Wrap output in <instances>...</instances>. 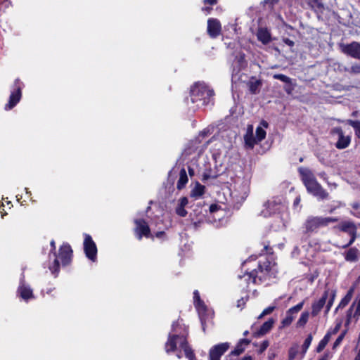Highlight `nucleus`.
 Returning a JSON list of instances; mask_svg holds the SVG:
<instances>
[{
    "label": "nucleus",
    "instance_id": "1",
    "mask_svg": "<svg viewBox=\"0 0 360 360\" xmlns=\"http://www.w3.org/2000/svg\"><path fill=\"white\" fill-rule=\"evenodd\" d=\"M214 96V91L204 82H197L191 88L190 98L186 102L190 110L195 112L202 106L208 105Z\"/></svg>",
    "mask_w": 360,
    "mask_h": 360
},
{
    "label": "nucleus",
    "instance_id": "2",
    "mask_svg": "<svg viewBox=\"0 0 360 360\" xmlns=\"http://www.w3.org/2000/svg\"><path fill=\"white\" fill-rule=\"evenodd\" d=\"M178 326L172 325V333H169L168 340L165 343V351L167 353L174 352L177 348V345L184 350L186 357L188 360H197L195 354L187 342L188 330L184 329L182 334L178 333Z\"/></svg>",
    "mask_w": 360,
    "mask_h": 360
},
{
    "label": "nucleus",
    "instance_id": "3",
    "mask_svg": "<svg viewBox=\"0 0 360 360\" xmlns=\"http://www.w3.org/2000/svg\"><path fill=\"white\" fill-rule=\"evenodd\" d=\"M298 172L309 193L317 198L319 200H326L328 198V193L317 181L311 170L306 167H300Z\"/></svg>",
    "mask_w": 360,
    "mask_h": 360
},
{
    "label": "nucleus",
    "instance_id": "4",
    "mask_svg": "<svg viewBox=\"0 0 360 360\" xmlns=\"http://www.w3.org/2000/svg\"><path fill=\"white\" fill-rule=\"evenodd\" d=\"M271 270V262L266 260L263 263L259 262L258 269H253L250 272L246 271L244 275H238V278L241 279L245 278V280L250 283L252 281L253 283H258V281L262 282V280L265 276Z\"/></svg>",
    "mask_w": 360,
    "mask_h": 360
},
{
    "label": "nucleus",
    "instance_id": "5",
    "mask_svg": "<svg viewBox=\"0 0 360 360\" xmlns=\"http://www.w3.org/2000/svg\"><path fill=\"white\" fill-rule=\"evenodd\" d=\"M338 221V218L337 217L310 216L304 223V228L307 233L317 232L319 229L328 226L330 224Z\"/></svg>",
    "mask_w": 360,
    "mask_h": 360
},
{
    "label": "nucleus",
    "instance_id": "6",
    "mask_svg": "<svg viewBox=\"0 0 360 360\" xmlns=\"http://www.w3.org/2000/svg\"><path fill=\"white\" fill-rule=\"evenodd\" d=\"M72 255V250L70 245L68 244H64L60 248L58 256H56V253L54 252L55 258L53 265L49 266V269L52 274H57L59 271L60 264L58 259H60L62 264L65 266L70 262ZM56 276L57 275H56Z\"/></svg>",
    "mask_w": 360,
    "mask_h": 360
},
{
    "label": "nucleus",
    "instance_id": "7",
    "mask_svg": "<svg viewBox=\"0 0 360 360\" xmlns=\"http://www.w3.org/2000/svg\"><path fill=\"white\" fill-rule=\"evenodd\" d=\"M23 84L19 79L14 82L13 89L9 97L8 103L5 105V110H11L20 101L22 96V89Z\"/></svg>",
    "mask_w": 360,
    "mask_h": 360
},
{
    "label": "nucleus",
    "instance_id": "8",
    "mask_svg": "<svg viewBox=\"0 0 360 360\" xmlns=\"http://www.w3.org/2000/svg\"><path fill=\"white\" fill-rule=\"evenodd\" d=\"M264 209L262 210L261 214L264 217L271 216L277 212H280L285 208L280 199L269 200L264 205Z\"/></svg>",
    "mask_w": 360,
    "mask_h": 360
},
{
    "label": "nucleus",
    "instance_id": "9",
    "mask_svg": "<svg viewBox=\"0 0 360 360\" xmlns=\"http://www.w3.org/2000/svg\"><path fill=\"white\" fill-rule=\"evenodd\" d=\"M330 134L338 136L337 142L335 146L338 149L342 150L347 148L351 143V136H345L343 130L340 127H334L331 129Z\"/></svg>",
    "mask_w": 360,
    "mask_h": 360
},
{
    "label": "nucleus",
    "instance_id": "10",
    "mask_svg": "<svg viewBox=\"0 0 360 360\" xmlns=\"http://www.w3.org/2000/svg\"><path fill=\"white\" fill-rule=\"evenodd\" d=\"M84 250L88 259L95 262L97 256V248L91 236L84 233Z\"/></svg>",
    "mask_w": 360,
    "mask_h": 360
},
{
    "label": "nucleus",
    "instance_id": "11",
    "mask_svg": "<svg viewBox=\"0 0 360 360\" xmlns=\"http://www.w3.org/2000/svg\"><path fill=\"white\" fill-rule=\"evenodd\" d=\"M304 301H302L297 305L290 307L285 313V317L282 320L280 328L289 326L297 316V314L303 308Z\"/></svg>",
    "mask_w": 360,
    "mask_h": 360
},
{
    "label": "nucleus",
    "instance_id": "12",
    "mask_svg": "<svg viewBox=\"0 0 360 360\" xmlns=\"http://www.w3.org/2000/svg\"><path fill=\"white\" fill-rule=\"evenodd\" d=\"M341 51L345 54L356 59L360 60V43L352 41L349 44H342Z\"/></svg>",
    "mask_w": 360,
    "mask_h": 360
},
{
    "label": "nucleus",
    "instance_id": "13",
    "mask_svg": "<svg viewBox=\"0 0 360 360\" xmlns=\"http://www.w3.org/2000/svg\"><path fill=\"white\" fill-rule=\"evenodd\" d=\"M134 223L136 224L135 232L139 240H141L143 236L146 238L152 237L149 226L145 220L135 219Z\"/></svg>",
    "mask_w": 360,
    "mask_h": 360
},
{
    "label": "nucleus",
    "instance_id": "14",
    "mask_svg": "<svg viewBox=\"0 0 360 360\" xmlns=\"http://www.w3.org/2000/svg\"><path fill=\"white\" fill-rule=\"evenodd\" d=\"M228 342L220 343L213 346L209 352L210 360H220L221 356L228 350Z\"/></svg>",
    "mask_w": 360,
    "mask_h": 360
},
{
    "label": "nucleus",
    "instance_id": "15",
    "mask_svg": "<svg viewBox=\"0 0 360 360\" xmlns=\"http://www.w3.org/2000/svg\"><path fill=\"white\" fill-rule=\"evenodd\" d=\"M220 22L215 18H210L207 20V32L212 38H216L221 33Z\"/></svg>",
    "mask_w": 360,
    "mask_h": 360
},
{
    "label": "nucleus",
    "instance_id": "16",
    "mask_svg": "<svg viewBox=\"0 0 360 360\" xmlns=\"http://www.w3.org/2000/svg\"><path fill=\"white\" fill-rule=\"evenodd\" d=\"M328 296H329V290H326L324 291L321 297L319 300L314 302L312 304L311 315L313 316H316L319 314L321 310L323 309V307L326 304L327 299L328 298Z\"/></svg>",
    "mask_w": 360,
    "mask_h": 360
},
{
    "label": "nucleus",
    "instance_id": "17",
    "mask_svg": "<svg viewBox=\"0 0 360 360\" xmlns=\"http://www.w3.org/2000/svg\"><path fill=\"white\" fill-rule=\"evenodd\" d=\"M18 293L25 300H27L33 297L32 290L30 287L25 283L24 275L20 280V285L18 288Z\"/></svg>",
    "mask_w": 360,
    "mask_h": 360
},
{
    "label": "nucleus",
    "instance_id": "18",
    "mask_svg": "<svg viewBox=\"0 0 360 360\" xmlns=\"http://www.w3.org/2000/svg\"><path fill=\"white\" fill-rule=\"evenodd\" d=\"M249 343V340L245 338L240 339L235 349L229 354L227 359H229L230 360H236L233 358L237 357L239 354L243 353Z\"/></svg>",
    "mask_w": 360,
    "mask_h": 360
},
{
    "label": "nucleus",
    "instance_id": "19",
    "mask_svg": "<svg viewBox=\"0 0 360 360\" xmlns=\"http://www.w3.org/2000/svg\"><path fill=\"white\" fill-rule=\"evenodd\" d=\"M345 259L349 262H356L360 258V251L356 248H351L343 253Z\"/></svg>",
    "mask_w": 360,
    "mask_h": 360
},
{
    "label": "nucleus",
    "instance_id": "20",
    "mask_svg": "<svg viewBox=\"0 0 360 360\" xmlns=\"http://www.w3.org/2000/svg\"><path fill=\"white\" fill-rule=\"evenodd\" d=\"M244 141L245 146L250 149L253 148L255 145L258 143L257 139L253 136V129L252 126L248 128L247 132L244 136Z\"/></svg>",
    "mask_w": 360,
    "mask_h": 360
},
{
    "label": "nucleus",
    "instance_id": "21",
    "mask_svg": "<svg viewBox=\"0 0 360 360\" xmlns=\"http://www.w3.org/2000/svg\"><path fill=\"white\" fill-rule=\"evenodd\" d=\"M257 37L258 40L264 44H267L271 41V34L266 28H259Z\"/></svg>",
    "mask_w": 360,
    "mask_h": 360
},
{
    "label": "nucleus",
    "instance_id": "22",
    "mask_svg": "<svg viewBox=\"0 0 360 360\" xmlns=\"http://www.w3.org/2000/svg\"><path fill=\"white\" fill-rule=\"evenodd\" d=\"M188 203V198L186 197L181 198L179 200L178 205L176 207V213L180 217H184L187 214V211L185 210V207Z\"/></svg>",
    "mask_w": 360,
    "mask_h": 360
},
{
    "label": "nucleus",
    "instance_id": "23",
    "mask_svg": "<svg viewBox=\"0 0 360 360\" xmlns=\"http://www.w3.org/2000/svg\"><path fill=\"white\" fill-rule=\"evenodd\" d=\"M275 323V320L272 318L269 319L268 321L264 322L257 332L258 335H264L269 333L270 330L272 328L274 324Z\"/></svg>",
    "mask_w": 360,
    "mask_h": 360
},
{
    "label": "nucleus",
    "instance_id": "24",
    "mask_svg": "<svg viewBox=\"0 0 360 360\" xmlns=\"http://www.w3.org/2000/svg\"><path fill=\"white\" fill-rule=\"evenodd\" d=\"M249 91L252 94H256L259 92V89L262 86V82L259 79H257L255 77H252L248 83Z\"/></svg>",
    "mask_w": 360,
    "mask_h": 360
},
{
    "label": "nucleus",
    "instance_id": "25",
    "mask_svg": "<svg viewBox=\"0 0 360 360\" xmlns=\"http://www.w3.org/2000/svg\"><path fill=\"white\" fill-rule=\"evenodd\" d=\"M205 192V186L199 183H197L194 188L191 191V197L198 199L200 198Z\"/></svg>",
    "mask_w": 360,
    "mask_h": 360
},
{
    "label": "nucleus",
    "instance_id": "26",
    "mask_svg": "<svg viewBox=\"0 0 360 360\" xmlns=\"http://www.w3.org/2000/svg\"><path fill=\"white\" fill-rule=\"evenodd\" d=\"M188 182V176L184 168H182L179 173V179L176 184V188L179 190L182 189Z\"/></svg>",
    "mask_w": 360,
    "mask_h": 360
},
{
    "label": "nucleus",
    "instance_id": "27",
    "mask_svg": "<svg viewBox=\"0 0 360 360\" xmlns=\"http://www.w3.org/2000/svg\"><path fill=\"white\" fill-rule=\"evenodd\" d=\"M338 228L341 231L347 233L348 234L352 233V231H356V229H357L356 225L352 221L342 222L338 226Z\"/></svg>",
    "mask_w": 360,
    "mask_h": 360
},
{
    "label": "nucleus",
    "instance_id": "28",
    "mask_svg": "<svg viewBox=\"0 0 360 360\" xmlns=\"http://www.w3.org/2000/svg\"><path fill=\"white\" fill-rule=\"evenodd\" d=\"M309 317V313L307 311H303L296 323L297 328H303L307 324Z\"/></svg>",
    "mask_w": 360,
    "mask_h": 360
},
{
    "label": "nucleus",
    "instance_id": "29",
    "mask_svg": "<svg viewBox=\"0 0 360 360\" xmlns=\"http://www.w3.org/2000/svg\"><path fill=\"white\" fill-rule=\"evenodd\" d=\"M330 333H327L323 338L319 342L317 347H316V352L318 353L322 352L324 348L326 347V346L327 345V344L328 343V342L330 341Z\"/></svg>",
    "mask_w": 360,
    "mask_h": 360
},
{
    "label": "nucleus",
    "instance_id": "30",
    "mask_svg": "<svg viewBox=\"0 0 360 360\" xmlns=\"http://www.w3.org/2000/svg\"><path fill=\"white\" fill-rule=\"evenodd\" d=\"M347 123L354 128L355 135L360 139V121L347 120Z\"/></svg>",
    "mask_w": 360,
    "mask_h": 360
},
{
    "label": "nucleus",
    "instance_id": "31",
    "mask_svg": "<svg viewBox=\"0 0 360 360\" xmlns=\"http://www.w3.org/2000/svg\"><path fill=\"white\" fill-rule=\"evenodd\" d=\"M194 304L197 308L204 307L203 302L200 300L199 292L196 290L193 292Z\"/></svg>",
    "mask_w": 360,
    "mask_h": 360
},
{
    "label": "nucleus",
    "instance_id": "32",
    "mask_svg": "<svg viewBox=\"0 0 360 360\" xmlns=\"http://www.w3.org/2000/svg\"><path fill=\"white\" fill-rule=\"evenodd\" d=\"M329 294H330V298H329L328 303L326 304V313H328L330 311L332 305L333 304V302H334V300H335V298L336 296V291L332 290L330 292H329Z\"/></svg>",
    "mask_w": 360,
    "mask_h": 360
},
{
    "label": "nucleus",
    "instance_id": "33",
    "mask_svg": "<svg viewBox=\"0 0 360 360\" xmlns=\"http://www.w3.org/2000/svg\"><path fill=\"white\" fill-rule=\"evenodd\" d=\"M266 137V131L261 127H258L256 129V139L258 142L262 141Z\"/></svg>",
    "mask_w": 360,
    "mask_h": 360
},
{
    "label": "nucleus",
    "instance_id": "34",
    "mask_svg": "<svg viewBox=\"0 0 360 360\" xmlns=\"http://www.w3.org/2000/svg\"><path fill=\"white\" fill-rule=\"evenodd\" d=\"M312 340H313V337L311 334H309L305 339V340L302 346V352L304 354H305L307 352V349H309V347L312 342Z\"/></svg>",
    "mask_w": 360,
    "mask_h": 360
},
{
    "label": "nucleus",
    "instance_id": "35",
    "mask_svg": "<svg viewBox=\"0 0 360 360\" xmlns=\"http://www.w3.org/2000/svg\"><path fill=\"white\" fill-rule=\"evenodd\" d=\"M273 78L276 79H278L283 82L290 84L291 82V79L283 74H275L273 75Z\"/></svg>",
    "mask_w": 360,
    "mask_h": 360
},
{
    "label": "nucleus",
    "instance_id": "36",
    "mask_svg": "<svg viewBox=\"0 0 360 360\" xmlns=\"http://www.w3.org/2000/svg\"><path fill=\"white\" fill-rule=\"evenodd\" d=\"M347 332V330H345L344 331H342L341 333V334L338 337V338L336 339V340L333 343V349L337 348L341 344V342H342V340H343V339H344Z\"/></svg>",
    "mask_w": 360,
    "mask_h": 360
},
{
    "label": "nucleus",
    "instance_id": "37",
    "mask_svg": "<svg viewBox=\"0 0 360 360\" xmlns=\"http://www.w3.org/2000/svg\"><path fill=\"white\" fill-rule=\"evenodd\" d=\"M349 235L351 236L349 241L348 242V243L342 245L341 247L342 248H347L354 243L356 238V231H352V233H350Z\"/></svg>",
    "mask_w": 360,
    "mask_h": 360
},
{
    "label": "nucleus",
    "instance_id": "38",
    "mask_svg": "<svg viewBox=\"0 0 360 360\" xmlns=\"http://www.w3.org/2000/svg\"><path fill=\"white\" fill-rule=\"evenodd\" d=\"M350 301H351V299H349V297L345 296L341 300L340 302L339 303V304L336 307L335 311H337L339 309H342V308H344L345 307H346L349 304V302Z\"/></svg>",
    "mask_w": 360,
    "mask_h": 360
},
{
    "label": "nucleus",
    "instance_id": "39",
    "mask_svg": "<svg viewBox=\"0 0 360 360\" xmlns=\"http://www.w3.org/2000/svg\"><path fill=\"white\" fill-rule=\"evenodd\" d=\"M349 74L358 75L360 74V63H354L351 68H349Z\"/></svg>",
    "mask_w": 360,
    "mask_h": 360
},
{
    "label": "nucleus",
    "instance_id": "40",
    "mask_svg": "<svg viewBox=\"0 0 360 360\" xmlns=\"http://www.w3.org/2000/svg\"><path fill=\"white\" fill-rule=\"evenodd\" d=\"M276 309V306H269L267 308L264 309L262 314L258 316V319H260L266 315L271 314L274 310Z\"/></svg>",
    "mask_w": 360,
    "mask_h": 360
},
{
    "label": "nucleus",
    "instance_id": "41",
    "mask_svg": "<svg viewBox=\"0 0 360 360\" xmlns=\"http://www.w3.org/2000/svg\"><path fill=\"white\" fill-rule=\"evenodd\" d=\"M279 0H264L262 2L264 6H268V8L271 10L274 6L278 3Z\"/></svg>",
    "mask_w": 360,
    "mask_h": 360
},
{
    "label": "nucleus",
    "instance_id": "42",
    "mask_svg": "<svg viewBox=\"0 0 360 360\" xmlns=\"http://www.w3.org/2000/svg\"><path fill=\"white\" fill-rule=\"evenodd\" d=\"M359 316H360V300H359L358 302H357V304H356V309H355V311H354V313L353 314V317L356 320H358Z\"/></svg>",
    "mask_w": 360,
    "mask_h": 360
},
{
    "label": "nucleus",
    "instance_id": "43",
    "mask_svg": "<svg viewBox=\"0 0 360 360\" xmlns=\"http://www.w3.org/2000/svg\"><path fill=\"white\" fill-rule=\"evenodd\" d=\"M354 303L349 307V309H348L347 311V321H346V325H349L350 321H351V319H352V311L354 309Z\"/></svg>",
    "mask_w": 360,
    "mask_h": 360
},
{
    "label": "nucleus",
    "instance_id": "44",
    "mask_svg": "<svg viewBox=\"0 0 360 360\" xmlns=\"http://www.w3.org/2000/svg\"><path fill=\"white\" fill-rule=\"evenodd\" d=\"M268 347H269V342L267 340L263 341L262 343L260 345L258 352L259 354H262L266 349V348Z\"/></svg>",
    "mask_w": 360,
    "mask_h": 360
},
{
    "label": "nucleus",
    "instance_id": "45",
    "mask_svg": "<svg viewBox=\"0 0 360 360\" xmlns=\"http://www.w3.org/2000/svg\"><path fill=\"white\" fill-rule=\"evenodd\" d=\"M341 322H339L338 323L336 324V326H335V328L329 331H328L327 333H330V336L333 335H335L336 334L340 329L341 328Z\"/></svg>",
    "mask_w": 360,
    "mask_h": 360
},
{
    "label": "nucleus",
    "instance_id": "46",
    "mask_svg": "<svg viewBox=\"0 0 360 360\" xmlns=\"http://www.w3.org/2000/svg\"><path fill=\"white\" fill-rule=\"evenodd\" d=\"M295 355H296V351L294 350L293 349H290L289 351V359L293 360L295 357Z\"/></svg>",
    "mask_w": 360,
    "mask_h": 360
},
{
    "label": "nucleus",
    "instance_id": "47",
    "mask_svg": "<svg viewBox=\"0 0 360 360\" xmlns=\"http://www.w3.org/2000/svg\"><path fill=\"white\" fill-rule=\"evenodd\" d=\"M354 287L351 288L348 290V292H347V293L346 294V295H345V296H346V297H349V299H351V300H352V296H353V293H354Z\"/></svg>",
    "mask_w": 360,
    "mask_h": 360
},
{
    "label": "nucleus",
    "instance_id": "48",
    "mask_svg": "<svg viewBox=\"0 0 360 360\" xmlns=\"http://www.w3.org/2000/svg\"><path fill=\"white\" fill-rule=\"evenodd\" d=\"M283 41L285 44L290 46H294V41L290 40V39H288V38H285L283 39Z\"/></svg>",
    "mask_w": 360,
    "mask_h": 360
},
{
    "label": "nucleus",
    "instance_id": "49",
    "mask_svg": "<svg viewBox=\"0 0 360 360\" xmlns=\"http://www.w3.org/2000/svg\"><path fill=\"white\" fill-rule=\"evenodd\" d=\"M218 0H204L205 4L214 5L217 3Z\"/></svg>",
    "mask_w": 360,
    "mask_h": 360
},
{
    "label": "nucleus",
    "instance_id": "50",
    "mask_svg": "<svg viewBox=\"0 0 360 360\" xmlns=\"http://www.w3.org/2000/svg\"><path fill=\"white\" fill-rule=\"evenodd\" d=\"M330 355L328 353L324 354V355L320 358L319 360H329Z\"/></svg>",
    "mask_w": 360,
    "mask_h": 360
},
{
    "label": "nucleus",
    "instance_id": "51",
    "mask_svg": "<svg viewBox=\"0 0 360 360\" xmlns=\"http://www.w3.org/2000/svg\"><path fill=\"white\" fill-rule=\"evenodd\" d=\"M352 206L354 210H358L360 207V203L357 202H354Z\"/></svg>",
    "mask_w": 360,
    "mask_h": 360
},
{
    "label": "nucleus",
    "instance_id": "52",
    "mask_svg": "<svg viewBox=\"0 0 360 360\" xmlns=\"http://www.w3.org/2000/svg\"><path fill=\"white\" fill-rule=\"evenodd\" d=\"M51 252H53L56 250V244L54 240L51 241Z\"/></svg>",
    "mask_w": 360,
    "mask_h": 360
},
{
    "label": "nucleus",
    "instance_id": "53",
    "mask_svg": "<svg viewBox=\"0 0 360 360\" xmlns=\"http://www.w3.org/2000/svg\"><path fill=\"white\" fill-rule=\"evenodd\" d=\"M244 304H245V302H244V300L243 299L239 300L238 301V307H241L242 305H244Z\"/></svg>",
    "mask_w": 360,
    "mask_h": 360
},
{
    "label": "nucleus",
    "instance_id": "54",
    "mask_svg": "<svg viewBox=\"0 0 360 360\" xmlns=\"http://www.w3.org/2000/svg\"><path fill=\"white\" fill-rule=\"evenodd\" d=\"M319 176H321V178H323L324 180H326V179H327L326 174L325 172H321V173L319 174Z\"/></svg>",
    "mask_w": 360,
    "mask_h": 360
},
{
    "label": "nucleus",
    "instance_id": "55",
    "mask_svg": "<svg viewBox=\"0 0 360 360\" xmlns=\"http://www.w3.org/2000/svg\"><path fill=\"white\" fill-rule=\"evenodd\" d=\"M210 212H214L217 210V205H212L210 207Z\"/></svg>",
    "mask_w": 360,
    "mask_h": 360
},
{
    "label": "nucleus",
    "instance_id": "56",
    "mask_svg": "<svg viewBox=\"0 0 360 360\" xmlns=\"http://www.w3.org/2000/svg\"><path fill=\"white\" fill-rule=\"evenodd\" d=\"M164 234H165L164 231H159V232L156 233L155 236L157 238H160Z\"/></svg>",
    "mask_w": 360,
    "mask_h": 360
},
{
    "label": "nucleus",
    "instance_id": "57",
    "mask_svg": "<svg viewBox=\"0 0 360 360\" xmlns=\"http://www.w3.org/2000/svg\"><path fill=\"white\" fill-rule=\"evenodd\" d=\"M202 10L203 11H206L207 13H209L210 12V11L212 10V8H210V7H205V8H202Z\"/></svg>",
    "mask_w": 360,
    "mask_h": 360
},
{
    "label": "nucleus",
    "instance_id": "58",
    "mask_svg": "<svg viewBox=\"0 0 360 360\" xmlns=\"http://www.w3.org/2000/svg\"><path fill=\"white\" fill-rule=\"evenodd\" d=\"M300 202V197H297L295 198V201H294V205H298Z\"/></svg>",
    "mask_w": 360,
    "mask_h": 360
},
{
    "label": "nucleus",
    "instance_id": "59",
    "mask_svg": "<svg viewBox=\"0 0 360 360\" xmlns=\"http://www.w3.org/2000/svg\"><path fill=\"white\" fill-rule=\"evenodd\" d=\"M188 173L191 176L193 175L194 174V170L193 169L191 168V167H188Z\"/></svg>",
    "mask_w": 360,
    "mask_h": 360
},
{
    "label": "nucleus",
    "instance_id": "60",
    "mask_svg": "<svg viewBox=\"0 0 360 360\" xmlns=\"http://www.w3.org/2000/svg\"><path fill=\"white\" fill-rule=\"evenodd\" d=\"M342 70L344 71V72H347L349 73V68L343 67Z\"/></svg>",
    "mask_w": 360,
    "mask_h": 360
},
{
    "label": "nucleus",
    "instance_id": "61",
    "mask_svg": "<svg viewBox=\"0 0 360 360\" xmlns=\"http://www.w3.org/2000/svg\"><path fill=\"white\" fill-rule=\"evenodd\" d=\"M243 360H252L251 356H245Z\"/></svg>",
    "mask_w": 360,
    "mask_h": 360
},
{
    "label": "nucleus",
    "instance_id": "62",
    "mask_svg": "<svg viewBox=\"0 0 360 360\" xmlns=\"http://www.w3.org/2000/svg\"><path fill=\"white\" fill-rule=\"evenodd\" d=\"M262 124L264 127H268V123L266 122V121H262Z\"/></svg>",
    "mask_w": 360,
    "mask_h": 360
},
{
    "label": "nucleus",
    "instance_id": "63",
    "mask_svg": "<svg viewBox=\"0 0 360 360\" xmlns=\"http://www.w3.org/2000/svg\"><path fill=\"white\" fill-rule=\"evenodd\" d=\"M264 250H265L268 251L269 250H271V248H269L268 245H265V246L264 247Z\"/></svg>",
    "mask_w": 360,
    "mask_h": 360
},
{
    "label": "nucleus",
    "instance_id": "64",
    "mask_svg": "<svg viewBox=\"0 0 360 360\" xmlns=\"http://www.w3.org/2000/svg\"><path fill=\"white\" fill-rule=\"evenodd\" d=\"M202 330L205 331V323L202 321Z\"/></svg>",
    "mask_w": 360,
    "mask_h": 360
}]
</instances>
